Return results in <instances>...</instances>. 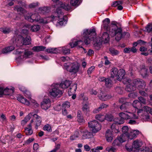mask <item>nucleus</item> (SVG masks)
Wrapping results in <instances>:
<instances>
[{
  "label": "nucleus",
  "mask_w": 152,
  "mask_h": 152,
  "mask_svg": "<svg viewBox=\"0 0 152 152\" xmlns=\"http://www.w3.org/2000/svg\"><path fill=\"white\" fill-rule=\"evenodd\" d=\"M58 5L59 7L57 8L51 16V18L53 20H57L56 24L57 26L65 25L67 22L66 20V16L64 15L61 8L66 10H68L71 9V6L69 4L64 2L60 1Z\"/></svg>",
  "instance_id": "nucleus-1"
},
{
  "label": "nucleus",
  "mask_w": 152,
  "mask_h": 152,
  "mask_svg": "<svg viewBox=\"0 0 152 152\" xmlns=\"http://www.w3.org/2000/svg\"><path fill=\"white\" fill-rule=\"evenodd\" d=\"M110 22L109 18H105L103 21V24L102 26V29L109 30V33L110 36L113 37L115 36V39L117 41L119 40L122 36V30L120 28H118L115 24L112 23L109 26Z\"/></svg>",
  "instance_id": "nucleus-2"
},
{
  "label": "nucleus",
  "mask_w": 152,
  "mask_h": 152,
  "mask_svg": "<svg viewBox=\"0 0 152 152\" xmlns=\"http://www.w3.org/2000/svg\"><path fill=\"white\" fill-rule=\"evenodd\" d=\"M95 35L94 29H90L89 30L88 29L84 30L83 34V39H84L86 45H88L91 42H92L95 49L97 50H99L101 47L102 40H97L96 38L95 40Z\"/></svg>",
  "instance_id": "nucleus-3"
},
{
  "label": "nucleus",
  "mask_w": 152,
  "mask_h": 152,
  "mask_svg": "<svg viewBox=\"0 0 152 152\" xmlns=\"http://www.w3.org/2000/svg\"><path fill=\"white\" fill-rule=\"evenodd\" d=\"M123 82L126 85L125 90L129 92L135 90L136 88L139 90L143 89L146 86L144 81L140 79L132 80L128 78H125L123 80Z\"/></svg>",
  "instance_id": "nucleus-4"
},
{
  "label": "nucleus",
  "mask_w": 152,
  "mask_h": 152,
  "mask_svg": "<svg viewBox=\"0 0 152 152\" xmlns=\"http://www.w3.org/2000/svg\"><path fill=\"white\" fill-rule=\"evenodd\" d=\"M25 19L31 22H38L41 23L46 24L49 21L48 18H41L40 15L36 13L34 14H28L24 16Z\"/></svg>",
  "instance_id": "nucleus-5"
},
{
  "label": "nucleus",
  "mask_w": 152,
  "mask_h": 152,
  "mask_svg": "<svg viewBox=\"0 0 152 152\" xmlns=\"http://www.w3.org/2000/svg\"><path fill=\"white\" fill-rule=\"evenodd\" d=\"M129 114L125 113L123 112L119 113V116L121 118H117L115 120L117 124H121L124 123V119H137L138 116L136 114L134 113L129 112Z\"/></svg>",
  "instance_id": "nucleus-6"
},
{
  "label": "nucleus",
  "mask_w": 152,
  "mask_h": 152,
  "mask_svg": "<svg viewBox=\"0 0 152 152\" xmlns=\"http://www.w3.org/2000/svg\"><path fill=\"white\" fill-rule=\"evenodd\" d=\"M80 66L79 64L75 63L68 62L64 63V68L73 75H75L78 72Z\"/></svg>",
  "instance_id": "nucleus-7"
},
{
  "label": "nucleus",
  "mask_w": 152,
  "mask_h": 152,
  "mask_svg": "<svg viewBox=\"0 0 152 152\" xmlns=\"http://www.w3.org/2000/svg\"><path fill=\"white\" fill-rule=\"evenodd\" d=\"M144 110L140 109L137 111V114L138 117L140 116L141 118L145 120H148L149 119L148 113L152 115V109L150 107L145 106L143 107Z\"/></svg>",
  "instance_id": "nucleus-8"
},
{
  "label": "nucleus",
  "mask_w": 152,
  "mask_h": 152,
  "mask_svg": "<svg viewBox=\"0 0 152 152\" xmlns=\"http://www.w3.org/2000/svg\"><path fill=\"white\" fill-rule=\"evenodd\" d=\"M111 77H116L118 80H121L123 79L125 75V72L123 69H120L119 70L116 68H113L111 70Z\"/></svg>",
  "instance_id": "nucleus-9"
},
{
  "label": "nucleus",
  "mask_w": 152,
  "mask_h": 152,
  "mask_svg": "<svg viewBox=\"0 0 152 152\" xmlns=\"http://www.w3.org/2000/svg\"><path fill=\"white\" fill-rule=\"evenodd\" d=\"M59 84H53L51 86V89L49 91L50 95L54 97L61 95L63 93L62 91L59 89Z\"/></svg>",
  "instance_id": "nucleus-10"
},
{
  "label": "nucleus",
  "mask_w": 152,
  "mask_h": 152,
  "mask_svg": "<svg viewBox=\"0 0 152 152\" xmlns=\"http://www.w3.org/2000/svg\"><path fill=\"white\" fill-rule=\"evenodd\" d=\"M88 125L90 129L93 133H96L101 129V125L96 120L88 122Z\"/></svg>",
  "instance_id": "nucleus-11"
},
{
  "label": "nucleus",
  "mask_w": 152,
  "mask_h": 152,
  "mask_svg": "<svg viewBox=\"0 0 152 152\" xmlns=\"http://www.w3.org/2000/svg\"><path fill=\"white\" fill-rule=\"evenodd\" d=\"M15 54L18 55L19 54H21V55L18 57V59L20 60L22 59L24 60V59L30 58L31 57L32 54L31 52L29 51H25V52L23 53L21 51H19V50H17L15 52Z\"/></svg>",
  "instance_id": "nucleus-12"
},
{
  "label": "nucleus",
  "mask_w": 152,
  "mask_h": 152,
  "mask_svg": "<svg viewBox=\"0 0 152 152\" xmlns=\"http://www.w3.org/2000/svg\"><path fill=\"white\" fill-rule=\"evenodd\" d=\"M109 35L107 32H104L101 38L99 37H97L96 38V39L102 40V42H104V43H107L109 42L110 39Z\"/></svg>",
  "instance_id": "nucleus-13"
},
{
  "label": "nucleus",
  "mask_w": 152,
  "mask_h": 152,
  "mask_svg": "<svg viewBox=\"0 0 152 152\" xmlns=\"http://www.w3.org/2000/svg\"><path fill=\"white\" fill-rule=\"evenodd\" d=\"M82 135L81 138L83 140L90 138L92 137V133L86 129H82L80 131Z\"/></svg>",
  "instance_id": "nucleus-14"
},
{
  "label": "nucleus",
  "mask_w": 152,
  "mask_h": 152,
  "mask_svg": "<svg viewBox=\"0 0 152 152\" xmlns=\"http://www.w3.org/2000/svg\"><path fill=\"white\" fill-rule=\"evenodd\" d=\"M50 102V100L49 99H44L42 102L41 103V108L45 110H47L51 106Z\"/></svg>",
  "instance_id": "nucleus-15"
},
{
  "label": "nucleus",
  "mask_w": 152,
  "mask_h": 152,
  "mask_svg": "<svg viewBox=\"0 0 152 152\" xmlns=\"http://www.w3.org/2000/svg\"><path fill=\"white\" fill-rule=\"evenodd\" d=\"M18 37L19 38V40L22 41L21 42L22 45H26L31 44V38L29 36H27L25 38H24L23 36L19 35Z\"/></svg>",
  "instance_id": "nucleus-16"
},
{
  "label": "nucleus",
  "mask_w": 152,
  "mask_h": 152,
  "mask_svg": "<svg viewBox=\"0 0 152 152\" xmlns=\"http://www.w3.org/2000/svg\"><path fill=\"white\" fill-rule=\"evenodd\" d=\"M140 73L142 77H146L148 76V69L144 65H142L140 66Z\"/></svg>",
  "instance_id": "nucleus-17"
},
{
  "label": "nucleus",
  "mask_w": 152,
  "mask_h": 152,
  "mask_svg": "<svg viewBox=\"0 0 152 152\" xmlns=\"http://www.w3.org/2000/svg\"><path fill=\"white\" fill-rule=\"evenodd\" d=\"M83 43V41L81 40H79L77 41H75L73 42H71L70 43L69 45L71 48H72L75 47L77 45H78L80 48H82L83 49L84 53H86V50L84 48H83L82 47L80 46V45H82Z\"/></svg>",
  "instance_id": "nucleus-18"
},
{
  "label": "nucleus",
  "mask_w": 152,
  "mask_h": 152,
  "mask_svg": "<svg viewBox=\"0 0 152 152\" xmlns=\"http://www.w3.org/2000/svg\"><path fill=\"white\" fill-rule=\"evenodd\" d=\"M28 28L31 31L34 32H37L40 29L41 26L37 24H35L31 26L29 25H27Z\"/></svg>",
  "instance_id": "nucleus-19"
},
{
  "label": "nucleus",
  "mask_w": 152,
  "mask_h": 152,
  "mask_svg": "<svg viewBox=\"0 0 152 152\" xmlns=\"http://www.w3.org/2000/svg\"><path fill=\"white\" fill-rule=\"evenodd\" d=\"M140 133L139 131L138 130H134L130 132L129 134H127V138L130 140L136 137Z\"/></svg>",
  "instance_id": "nucleus-20"
},
{
  "label": "nucleus",
  "mask_w": 152,
  "mask_h": 152,
  "mask_svg": "<svg viewBox=\"0 0 152 152\" xmlns=\"http://www.w3.org/2000/svg\"><path fill=\"white\" fill-rule=\"evenodd\" d=\"M32 114V116H33L34 118L36 119V121L34 123V125H35V128L36 129H37L38 127L41 124V118L39 116L37 115L34 114L33 113H31Z\"/></svg>",
  "instance_id": "nucleus-21"
},
{
  "label": "nucleus",
  "mask_w": 152,
  "mask_h": 152,
  "mask_svg": "<svg viewBox=\"0 0 152 152\" xmlns=\"http://www.w3.org/2000/svg\"><path fill=\"white\" fill-rule=\"evenodd\" d=\"M38 13L44 14L50 11L49 8L47 7H39L37 10Z\"/></svg>",
  "instance_id": "nucleus-22"
},
{
  "label": "nucleus",
  "mask_w": 152,
  "mask_h": 152,
  "mask_svg": "<svg viewBox=\"0 0 152 152\" xmlns=\"http://www.w3.org/2000/svg\"><path fill=\"white\" fill-rule=\"evenodd\" d=\"M105 137L107 141L108 142H111L113 140V135L111 132L110 130H107L105 133Z\"/></svg>",
  "instance_id": "nucleus-23"
},
{
  "label": "nucleus",
  "mask_w": 152,
  "mask_h": 152,
  "mask_svg": "<svg viewBox=\"0 0 152 152\" xmlns=\"http://www.w3.org/2000/svg\"><path fill=\"white\" fill-rule=\"evenodd\" d=\"M71 83V82L69 80H65L62 82L60 85L59 87L62 88H68Z\"/></svg>",
  "instance_id": "nucleus-24"
},
{
  "label": "nucleus",
  "mask_w": 152,
  "mask_h": 152,
  "mask_svg": "<svg viewBox=\"0 0 152 152\" xmlns=\"http://www.w3.org/2000/svg\"><path fill=\"white\" fill-rule=\"evenodd\" d=\"M14 91V88L11 87L10 88H6L4 89V94L7 95H10L12 94Z\"/></svg>",
  "instance_id": "nucleus-25"
},
{
  "label": "nucleus",
  "mask_w": 152,
  "mask_h": 152,
  "mask_svg": "<svg viewBox=\"0 0 152 152\" xmlns=\"http://www.w3.org/2000/svg\"><path fill=\"white\" fill-rule=\"evenodd\" d=\"M17 99L20 102L27 105L28 106L30 104L29 102L27 99L22 96H18L17 97Z\"/></svg>",
  "instance_id": "nucleus-26"
},
{
  "label": "nucleus",
  "mask_w": 152,
  "mask_h": 152,
  "mask_svg": "<svg viewBox=\"0 0 152 152\" xmlns=\"http://www.w3.org/2000/svg\"><path fill=\"white\" fill-rule=\"evenodd\" d=\"M64 54H67L70 53V50L67 47H60L58 48V51Z\"/></svg>",
  "instance_id": "nucleus-27"
},
{
  "label": "nucleus",
  "mask_w": 152,
  "mask_h": 152,
  "mask_svg": "<svg viewBox=\"0 0 152 152\" xmlns=\"http://www.w3.org/2000/svg\"><path fill=\"white\" fill-rule=\"evenodd\" d=\"M32 113H30L25 117L23 120H22L21 122V125L24 126L26 125L27 122L30 120L31 116Z\"/></svg>",
  "instance_id": "nucleus-28"
},
{
  "label": "nucleus",
  "mask_w": 152,
  "mask_h": 152,
  "mask_svg": "<svg viewBox=\"0 0 152 152\" xmlns=\"http://www.w3.org/2000/svg\"><path fill=\"white\" fill-rule=\"evenodd\" d=\"M82 109L83 111L86 115L89 113V107L88 104H83L82 106Z\"/></svg>",
  "instance_id": "nucleus-29"
},
{
  "label": "nucleus",
  "mask_w": 152,
  "mask_h": 152,
  "mask_svg": "<svg viewBox=\"0 0 152 152\" xmlns=\"http://www.w3.org/2000/svg\"><path fill=\"white\" fill-rule=\"evenodd\" d=\"M15 49L13 46H10L6 47L3 49L2 50V53H7L10 52Z\"/></svg>",
  "instance_id": "nucleus-30"
},
{
  "label": "nucleus",
  "mask_w": 152,
  "mask_h": 152,
  "mask_svg": "<svg viewBox=\"0 0 152 152\" xmlns=\"http://www.w3.org/2000/svg\"><path fill=\"white\" fill-rule=\"evenodd\" d=\"M130 103L128 102L124 103L120 107V109L123 111L127 112V110L129 107Z\"/></svg>",
  "instance_id": "nucleus-31"
},
{
  "label": "nucleus",
  "mask_w": 152,
  "mask_h": 152,
  "mask_svg": "<svg viewBox=\"0 0 152 152\" xmlns=\"http://www.w3.org/2000/svg\"><path fill=\"white\" fill-rule=\"evenodd\" d=\"M141 141L138 140H136L134 141L132 144V147L135 148H138L142 145Z\"/></svg>",
  "instance_id": "nucleus-32"
},
{
  "label": "nucleus",
  "mask_w": 152,
  "mask_h": 152,
  "mask_svg": "<svg viewBox=\"0 0 152 152\" xmlns=\"http://www.w3.org/2000/svg\"><path fill=\"white\" fill-rule=\"evenodd\" d=\"M116 121L115 120V123L112 124L111 126V129L112 130V132L114 133H117L119 132V130L117 129L118 124L116 122Z\"/></svg>",
  "instance_id": "nucleus-33"
},
{
  "label": "nucleus",
  "mask_w": 152,
  "mask_h": 152,
  "mask_svg": "<svg viewBox=\"0 0 152 152\" xmlns=\"http://www.w3.org/2000/svg\"><path fill=\"white\" fill-rule=\"evenodd\" d=\"M46 49V47L42 46H38L34 47L32 50L36 52H39L43 51Z\"/></svg>",
  "instance_id": "nucleus-34"
},
{
  "label": "nucleus",
  "mask_w": 152,
  "mask_h": 152,
  "mask_svg": "<svg viewBox=\"0 0 152 152\" xmlns=\"http://www.w3.org/2000/svg\"><path fill=\"white\" fill-rule=\"evenodd\" d=\"M14 10H17V12L20 14H24L26 11L22 7L18 6H16L15 7Z\"/></svg>",
  "instance_id": "nucleus-35"
},
{
  "label": "nucleus",
  "mask_w": 152,
  "mask_h": 152,
  "mask_svg": "<svg viewBox=\"0 0 152 152\" xmlns=\"http://www.w3.org/2000/svg\"><path fill=\"white\" fill-rule=\"evenodd\" d=\"M80 132H79L78 131H76L73 135L70 137V139L72 140H73L76 139L79 137L80 136Z\"/></svg>",
  "instance_id": "nucleus-36"
},
{
  "label": "nucleus",
  "mask_w": 152,
  "mask_h": 152,
  "mask_svg": "<svg viewBox=\"0 0 152 152\" xmlns=\"http://www.w3.org/2000/svg\"><path fill=\"white\" fill-rule=\"evenodd\" d=\"M0 31L4 34H7L10 33L12 31V29L9 27L1 28Z\"/></svg>",
  "instance_id": "nucleus-37"
},
{
  "label": "nucleus",
  "mask_w": 152,
  "mask_h": 152,
  "mask_svg": "<svg viewBox=\"0 0 152 152\" xmlns=\"http://www.w3.org/2000/svg\"><path fill=\"white\" fill-rule=\"evenodd\" d=\"M147 49L144 47H142L140 48V50L142 52L141 54L145 56H147L148 53L147 52Z\"/></svg>",
  "instance_id": "nucleus-38"
},
{
  "label": "nucleus",
  "mask_w": 152,
  "mask_h": 152,
  "mask_svg": "<svg viewBox=\"0 0 152 152\" xmlns=\"http://www.w3.org/2000/svg\"><path fill=\"white\" fill-rule=\"evenodd\" d=\"M95 117L97 120L102 122L104 121L105 119V115H98L96 116Z\"/></svg>",
  "instance_id": "nucleus-39"
},
{
  "label": "nucleus",
  "mask_w": 152,
  "mask_h": 152,
  "mask_svg": "<svg viewBox=\"0 0 152 152\" xmlns=\"http://www.w3.org/2000/svg\"><path fill=\"white\" fill-rule=\"evenodd\" d=\"M46 51L48 53H59L58 48H49L46 49Z\"/></svg>",
  "instance_id": "nucleus-40"
},
{
  "label": "nucleus",
  "mask_w": 152,
  "mask_h": 152,
  "mask_svg": "<svg viewBox=\"0 0 152 152\" xmlns=\"http://www.w3.org/2000/svg\"><path fill=\"white\" fill-rule=\"evenodd\" d=\"M105 82V85L107 87L110 88L112 87V81L110 79L107 78Z\"/></svg>",
  "instance_id": "nucleus-41"
},
{
  "label": "nucleus",
  "mask_w": 152,
  "mask_h": 152,
  "mask_svg": "<svg viewBox=\"0 0 152 152\" xmlns=\"http://www.w3.org/2000/svg\"><path fill=\"white\" fill-rule=\"evenodd\" d=\"M145 31L148 32L152 31V23H148L146 27Z\"/></svg>",
  "instance_id": "nucleus-42"
},
{
  "label": "nucleus",
  "mask_w": 152,
  "mask_h": 152,
  "mask_svg": "<svg viewBox=\"0 0 152 152\" xmlns=\"http://www.w3.org/2000/svg\"><path fill=\"white\" fill-rule=\"evenodd\" d=\"M100 93L98 95V97L99 99L102 101H104V99L105 98L106 94L102 90H100Z\"/></svg>",
  "instance_id": "nucleus-43"
},
{
  "label": "nucleus",
  "mask_w": 152,
  "mask_h": 152,
  "mask_svg": "<svg viewBox=\"0 0 152 152\" xmlns=\"http://www.w3.org/2000/svg\"><path fill=\"white\" fill-rule=\"evenodd\" d=\"M20 90L21 91L24 92V95L26 97H27L28 99H31V93L29 91L25 89L23 90L21 89Z\"/></svg>",
  "instance_id": "nucleus-44"
},
{
  "label": "nucleus",
  "mask_w": 152,
  "mask_h": 152,
  "mask_svg": "<svg viewBox=\"0 0 152 152\" xmlns=\"http://www.w3.org/2000/svg\"><path fill=\"white\" fill-rule=\"evenodd\" d=\"M122 131L123 134H124L125 136H126L127 134H129V133H128V132L129 131V129L127 126H124L122 128Z\"/></svg>",
  "instance_id": "nucleus-45"
},
{
  "label": "nucleus",
  "mask_w": 152,
  "mask_h": 152,
  "mask_svg": "<svg viewBox=\"0 0 152 152\" xmlns=\"http://www.w3.org/2000/svg\"><path fill=\"white\" fill-rule=\"evenodd\" d=\"M123 141L121 140L120 139H118L117 138L113 142V145L114 146H119L121 143H122V142Z\"/></svg>",
  "instance_id": "nucleus-46"
},
{
  "label": "nucleus",
  "mask_w": 152,
  "mask_h": 152,
  "mask_svg": "<svg viewBox=\"0 0 152 152\" xmlns=\"http://www.w3.org/2000/svg\"><path fill=\"white\" fill-rule=\"evenodd\" d=\"M77 117L79 122H82L83 120V116H82L81 112L80 111H78L77 113Z\"/></svg>",
  "instance_id": "nucleus-47"
},
{
  "label": "nucleus",
  "mask_w": 152,
  "mask_h": 152,
  "mask_svg": "<svg viewBox=\"0 0 152 152\" xmlns=\"http://www.w3.org/2000/svg\"><path fill=\"white\" fill-rule=\"evenodd\" d=\"M25 132L26 134L27 135H31L33 133L32 129L28 128H25Z\"/></svg>",
  "instance_id": "nucleus-48"
},
{
  "label": "nucleus",
  "mask_w": 152,
  "mask_h": 152,
  "mask_svg": "<svg viewBox=\"0 0 152 152\" xmlns=\"http://www.w3.org/2000/svg\"><path fill=\"white\" fill-rule=\"evenodd\" d=\"M109 50L110 53L113 56L116 55L118 53V51L113 48H110Z\"/></svg>",
  "instance_id": "nucleus-49"
},
{
  "label": "nucleus",
  "mask_w": 152,
  "mask_h": 152,
  "mask_svg": "<svg viewBox=\"0 0 152 152\" xmlns=\"http://www.w3.org/2000/svg\"><path fill=\"white\" fill-rule=\"evenodd\" d=\"M116 149L111 146L107 147L106 148V151L107 152H115Z\"/></svg>",
  "instance_id": "nucleus-50"
},
{
  "label": "nucleus",
  "mask_w": 152,
  "mask_h": 152,
  "mask_svg": "<svg viewBox=\"0 0 152 152\" xmlns=\"http://www.w3.org/2000/svg\"><path fill=\"white\" fill-rule=\"evenodd\" d=\"M140 104V102L137 100H134L133 103V106L135 108H138L139 107Z\"/></svg>",
  "instance_id": "nucleus-51"
},
{
  "label": "nucleus",
  "mask_w": 152,
  "mask_h": 152,
  "mask_svg": "<svg viewBox=\"0 0 152 152\" xmlns=\"http://www.w3.org/2000/svg\"><path fill=\"white\" fill-rule=\"evenodd\" d=\"M127 138V136H125L124 134H121L119 137H117L118 139H120L121 140L123 141L122 143L125 142Z\"/></svg>",
  "instance_id": "nucleus-52"
},
{
  "label": "nucleus",
  "mask_w": 152,
  "mask_h": 152,
  "mask_svg": "<svg viewBox=\"0 0 152 152\" xmlns=\"http://www.w3.org/2000/svg\"><path fill=\"white\" fill-rule=\"evenodd\" d=\"M70 104L69 102H65L62 104V109H66L70 107Z\"/></svg>",
  "instance_id": "nucleus-53"
},
{
  "label": "nucleus",
  "mask_w": 152,
  "mask_h": 152,
  "mask_svg": "<svg viewBox=\"0 0 152 152\" xmlns=\"http://www.w3.org/2000/svg\"><path fill=\"white\" fill-rule=\"evenodd\" d=\"M123 4L122 1H116L114 2L112 5V6L113 7H115L118 6L120 4Z\"/></svg>",
  "instance_id": "nucleus-54"
},
{
  "label": "nucleus",
  "mask_w": 152,
  "mask_h": 152,
  "mask_svg": "<svg viewBox=\"0 0 152 152\" xmlns=\"http://www.w3.org/2000/svg\"><path fill=\"white\" fill-rule=\"evenodd\" d=\"M113 118V117L111 115H105V119L107 120L111 121H112Z\"/></svg>",
  "instance_id": "nucleus-55"
},
{
  "label": "nucleus",
  "mask_w": 152,
  "mask_h": 152,
  "mask_svg": "<svg viewBox=\"0 0 152 152\" xmlns=\"http://www.w3.org/2000/svg\"><path fill=\"white\" fill-rule=\"evenodd\" d=\"M43 129L44 130L47 131L48 132H51V128L50 126L48 124L44 126Z\"/></svg>",
  "instance_id": "nucleus-56"
},
{
  "label": "nucleus",
  "mask_w": 152,
  "mask_h": 152,
  "mask_svg": "<svg viewBox=\"0 0 152 152\" xmlns=\"http://www.w3.org/2000/svg\"><path fill=\"white\" fill-rule=\"evenodd\" d=\"M76 89L77 85L75 84L71 86L69 88L70 90H71L72 93H74L76 91Z\"/></svg>",
  "instance_id": "nucleus-57"
},
{
  "label": "nucleus",
  "mask_w": 152,
  "mask_h": 152,
  "mask_svg": "<svg viewBox=\"0 0 152 152\" xmlns=\"http://www.w3.org/2000/svg\"><path fill=\"white\" fill-rule=\"evenodd\" d=\"M32 104L35 107H37L39 106V104L37 102L34 100L31 99L30 100Z\"/></svg>",
  "instance_id": "nucleus-58"
},
{
  "label": "nucleus",
  "mask_w": 152,
  "mask_h": 152,
  "mask_svg": "<svg viewBox=\"0 0 152 152\" xmlns=\"http://www.w3.org/2000/svg\"><path fill=\"white\" fill-rule=\"evenodd\" d=\"M138 99L139 100L140 103H141L144 104L146 103V100L142 96H140L138 97Z\"/></svg>",
  "instance_id": "nucleus-59"
},
{
  "label": "nucleus",
  "mask_w": 152,
  "mask_h": 152,
  "mask_svg": "<svg viewBox=\"0 0 152 152\" xmlns=\"http://www.w3.org/2000/svg\"><path fill=\"white\" fill-rule=\"evenodd\" d=\"M39 3L38 2L35 3H33L30 4L29 5V7L30 8H34L39 5Z\"/></svg>",
  "instance_id": "nucleus-60"
},
{
  "label": "nucleus",
  "mask_w": 152,
  "mask_h": 152,
  "mask_svg": "<svg viewBox=\"0 0 152 152\" xmlns=\"http://www.w3.org/2000/svg\"><path fill=\"white\" fill-rule=\"evenodd\" d=\"M94 68L95 67L94 66H91L89 68L87 71L88 74V75L91 74L92 72L94 70Z\"/></svg>",
  "instance_id": "nucleus-61"
},
{
  "label": "nucleus",
  "mask_w": 152,
  "mask_h": 152,
  "mask_svg": "<svg viewBox=\"0 0 152 152\" xmlns=\"http://www.w3.org/2000/svg\"><path fill=\"white\" fill-rule=\"evenodd\" d=\"M79 0H71L70 4L72 6H76L77 5Z\"/></svg>",
  "instance_id": "nucleus-62"
},
{
  "label": "nucleus",
  "mask_w": 152,
  "mask_h": 152,
  "mask_svg": "<svg viewBox=\"0 0 152 152\" xmlns=\"http://www.w3.org/2000/svg\"><path fill=\"white\" fill-rule=\"evenodd\" d=\"M125 148L127 151H130L132 150L133 147L129 144H126L125 146Z\"/></svg>",
  "instance_id": "nucleus-63"
},
{
  "label": "nucleus",
  "mask_w": 152,
  "mask_h": 152,
  "mask_svg": "<svg viewBox=\"0 0 152 152\" xmlns=\"http://www.w3.org/2000/svg\"><path fill=\"white\" fill-rule=\"evenodd\" d=\"M147 150L144 149V148H141L137 149L136 151V152H147Z\"/></svg>",
  "instance_id": "nucleus-64"
}]
</instances>
